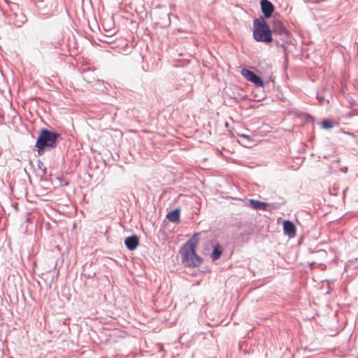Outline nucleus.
<instances>
[{
  "instance_id": "obj_10",
  "label": "nucleus",
  "mask_w": 358,
  "mask_h": 358,
  "mask_svg": "<svg viewBox=\"0 0 358 358\" xmlns=\"http://www.w3.org/2000/svg\"><path fill=\"white\" fill-rule=\"evenodd\" d=\"M167 218L170 222H179L180 221V210L178 209H176L169 212L167 215Z\"/></svg>"
},
{
  "instance_id": "obj_13",
  "label": "nucleus",
  "mask_w": 358,
  "mask_h": 358,
  "mask_svg": "<svg viewBox=\"0 0 358 358\" xmlns=\"http://www.w3.org/2000/svg\"><path fill=\"white\" fill-rule=\"evenodd\" d=\"M241 74L244 76V77H246V69H243L241 70Z\"/></svg>"
},
{
  "instance_id": "obj_15",
  "label": "nucleus",
  "mask_w": 358,
  "mask_h": 358,
  "mask_svg": "<svg viewBox=\"0 0 358 358\" xmlns=\"http://www.w3.org/2000/svg\"><path fill=\"white\" fill-rule=\"evenodd\" d=\"M339 162H340V159H338L336 160V162H338V163Z\"/></svg>"
},
{
  "instance_id": "obj_5",
  "label": "nucleus",
  "mask_w": 358,
  "mask_h": 358,
  "mask_svg": "<svg viewBox=\"0 0 358 358\" xmlns=\"http://www.w3.org/2000/svg\"><path fill=\"white\" fill-rule=\"evenodd\" d=\"M261 7L265 17H270L274 10V6L268 0H262Z\"/></svg>"
},
{
  "instance_id": "obj_11",
  "label": "nucleus",
  "mask_w": 358,
  "mask_h": 358,
  "mask_svg": "<svg viewBox=\"0 0 358 358\" xmlns=\"http://www.w3.org/2000/svg\"><path fill=\"white\" fill-rule=\"evenodd\" d=\"M222 253V248L221 245L217 244L213 248V250L211 254V258L213 260L218 259L220 257Z\"/></svg>"
},
{
  "instance_id": "obj_4",
  "label": "nucleus",
  "mask_w": 358,
  "mask_h": 358,
  "mask_svg": "<svg viewBox=\"0 0 358 358\" xmlns=\"http://www.w3.org/2000/svg\"><path fill=\"white\" fill-rule=\"evenodd\" d=\"M271 31L272 34L274 33L275 34L284 36L285 40H288L290 36L289 31L278 20H274Z\"/></svg>"
},
{
  "instance_id": "obj_7",
  "label": "nucleus",
  "mask_w": 358,
  "mask_h": 358,
  "mask_svg": "<svg viewBox=\"0 0 358 358\" xmlns=\"http://www.w3.org/2000/svg\"><path fill=\"white\" fill-rule=\"evenodd\" d=\"M283 229L285 234L289 237H294L296 235V227L295 225L289 220H285L283 222Z\"/></svg>"
},
{
  "instance_id": "obj_9",
  "label": "nucleus",
  "mask_w": 358,
  "mask_h": 358,
  "mask_svg": "<svg viewBox=\"0 0 358 358\" xmlns=\"http://www.w3.org/2000/svg\"><path fill=\"white\" fill-rule=\"evenodd\" d=\"M251 207L255 210H266L268 204L265 202L257 201L255 199L248 200Z\"/></svg>"
},
{
  "instance_id": "obj_6",
  "label": "nucleus",
  "mask_w": 358,
  "mask_h": 358,
  "mask_svg": "<svg viewBox=\"0 0 358 358\" xmlns=\"http://www.w3.org/2000/svg\"><path fill=\"white\" fill-rule=\"evenodd\" d=\"M124 243L129 250H134L139 244L138 237L136 235L127 237L124 240Z\"/></svg>"
},
{
  "instance_id": "obj_14",
  "label": "nucleus",
  "mask_w": 358,
  "mask_h": 358,
  "mask_svg": "<svg viewBox=\"0 0 358 358\" xmlns=\"http://www.w3.org/2000/svg\"><path fill=\"white\" fill-rule=\"evenodd\" d=\"M348 171V168L346 166L345 167H343L341 169V171L343 172V173H346Z\"/></svg>"
},
{
  "instance_id": "obj_8",
  "label": "nucleus",
  "mask_w": 358,
  "mask_h": 358,
  "mask_svg": "<svg viewBox=\"0 0 358 358\" xmlns=\"http://www.w3.org/2000/svg\"><path fill=\"white\" fill-rule=\"evenodd\" d=\"M247 78L248 80L252 82L257 87H263L264 86V82L262 80V78L257 74H255L254 72L248 70L247 71Z\"/></svg>"
},
{
  "instance_id": "obj_2",
  "label": "nucleus",
  "mask_w": 358,
  "mask_h": 358,
  "mask_svg": "<svg viewBox=\"0 0 358 358\" xmlns=\"http://www.w3.org/2000/svg\"><path fill=\"white\" fill-rule=\"evenodd\" d=\"M253 37L256 41L266 44L273 41L271 29L263 17L254 20Z\"/></svg>"
},
{
  "instance_id": "obj_3",
  "label": "nucleus",
  "mask_w": 358,
  "mask_h": 358,
  "mask_svg": "<svg viewBox=\"0 0 358 358\" xmlns=\"http://www.w3.org/2000/svg\"><path fill=\"white\" fill-rule=\"evenodd\" d=\"M59 134L47 129H43L36 142V147L38 148V152L41 155L45 150L52 149L57 145V139Z\"/></svg>"
},
{
  "instance_id": "obj_12",
  "label": "nucleus",
  "mask_w": 358,
  "mask_h": 358,
  "mask_svg": "<svg viewBox=\"0 0 358 358\" xmlns=\"http://www.w3.org/2000/svg\"><path fill=\"white\" fill-rule=\"evenodd\" d=\"M334 126V122L330 120H324L322 122V127L324 129H328L332 128Z\"/></svg>"
},
{
  "instance_id": "obj_1",
  "label": "nucleus",
  "mask_w": 358,
  "mask_h": 358,
  "mask_svg": "<svg viewBox=\"0 0 358 358\" xmlns=\"http://www.w3.org/2000/svg\"><path fill=\"white\" fill-rule=\"evenodd\" d=\"M198 234H194L181 248L182 262L188 267H196L201 264L202 259L196 253V248L199 243Z\"/></svg>"
},
{
  "instance_id": "obj_16",
  "label": "nucleus",
  "mask_w": 358,
  "mask_h": 358,
  "mask_svg": "<svg viewBox=\"0 0 358 358\" xmlns=\"http://www.w3.org/2000/svg\"><path fill=\"white\" fill-rule=\"evenodd\" d=\"M357 132H358V131H357Z\"/></svg>"
}]
</instances>
